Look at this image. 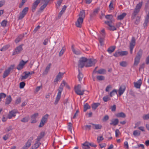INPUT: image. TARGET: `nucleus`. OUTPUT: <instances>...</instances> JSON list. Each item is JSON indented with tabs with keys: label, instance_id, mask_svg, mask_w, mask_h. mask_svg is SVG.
Here are the masks:
<instances>
[{
	"label": "nucleus",
	"instance_id": "obj_1",
	"mask_svg": "<svg viewBox=\"0 0 149 149\" xmlns=\"http://www.w3.org/2000/svg\"><path fill=\"white\" fill-rule=\"evenodd\" d=\"M64 86H65L66 87L69 88V86L65 82V81L63 80L62 83L61 84L58 89V92L54 102L55 104H56L60 100L61 97V93L63 90V87Z\"/></svg>",
	"mask_w": 149,
	"mask_h": 149
},
{
	"label": "nucleus",
	"instance_id": "obj_2",
	"mask_svg": "<svg viewBox=\"0 0 149 149\" xmlns=\"http://www.w3.org/2000/svg\"><path fill=\"white\" fill-rule=\"evenodd\" d=\"M142 3L141 2L139 3L136 6L132 14L131 18L132 19H134L136 16L137 15L140 11V9L142 7Z\"/></svg>",
	"mask_w": 149,
	"mask_h": 149
},
{
	"label": "nucleus",
	"instance_id": "obj_3",
	"mask_svg": "<svg viewBox=\"0 0 149 149\" xmlns=\"http://www.w3.org/2000/svg\"><path fill=\"white\" fill-rule=\"evenodd\" d=\"M143 53V51L140 49L137 54L134 58V65L137 66L140 62V60L141 58Z\"/></svg>",
	"mask_w": 149,
	"mask_h": 149
},
{
	"label": "nucleus",
	"instance_id": "obj_4",
	"mask_svg": "<svg viewBox=\"0 0 149 149\" xmlns=\"http://www.w3.org/2000/svg\"><path fill=\"white\" fill-rule=\"evenodd\" d=\"M81 86L80 85H78L75 86V92L77 95H84L85 90H81Z\"/></svg>",
	"mask_w": 149,
	"mask_h": 149
},
{
	"label": "nucleus",
	"instance_id": "obj_5",
	"mask_svg": "<svg viewBox=\"0 0 149 149\" xmlns=\"http://www.w3.org/2000/svg\"><path fill=\"white\" fill-rule=\"evenodd\" d=\"M87 61V58L84 57H82L80 58L79 61V64H78V66L79 68H83L84 66H85V64H86Z\"/></svg>",
	"mask_w": 149,
	"mask_h": 149
},
{
	"label": "nucleus",
	"instance_id": "obj_6",
	"mask_svg": "<svg viewBox=\"0 0 149 149\" xmlns=\"http://www.w3.org/2000/svg\"><path fill=\"white\" fill-rule=\"evenodd\" d=\"M48 117L49 115L46 114L42 117L39 126V127H42L44 126L46 123Z\"/></svg>",
	"mask_w": 149,
	"mask_h": 149
},
{
	"label": "nucleus",
	"instance_id": "obj_7",
	"mask_svg": "<svg viewBox=\"0 0 149 149\" xmlns=\"http://www.w3.org/2000/svg\"><path fill=\"white\" fill-rule=\"evenodd\" d=\"M29 10V8L28 7H25L22 10V12L20 13L19 16L18 17L19 19H22L27 13Z\"/></svg>",
	"mask_w": 149,
	"mask_h": 149
},
{
	"label": "nucleus",
	"instance_id": "obj_8",
	"mask_svg": "<svg viewBox=\"0 0 149 149\" xmlns=\"http://www.w3.org/2000/svg\"><path fill=\"white\" fill-rule=\"evenodd\" d=\"M85 64L86 67H90L94 65L96 63V61L93 60H92L91 59L87 58V61Z\"/></svg>",
	"mask_w": 149,
	"mask_h": 149
},
{
	"label": "nucleus",
	"instance_id": "obj_9",
	"mask_svg": "<svg viewBox=\"0 0 149 149\" xmlns=\"http://www.w3.org/2000/svg\"><path fill=\"white\" fill-rule=\"evenodd\" d=\"M23 45V44H22L19 46L17 47L15 49L13 52L12 55H15L16 54H18L20 53L21 51L23 50L22 47Z\"/></svg>",
	"mask_w": 149,
	"mask_h": 149
},
{
	"label": "nucleus",
	"instance_id": "obj_10",
	"mask_svg": "<svg viewBox=\"0 0 149 149\" xmlns=\"http://www.w3.org/2000/svg\"><path fill=\"white\" fill-rule=\"evenodd\" d=\"M104 23L105 24L109 26V27L108 28V29L111 31H115L116 30V28L115 26H112V21H105Z\"/></svg>",
	"mask_w": 149,
	"mask_h": 149
},
{
	"label": "nucleus",
	"instance_id": "obj_11",
	"mask_svg": "<svg viewBox=\"0 0 149 149\" xmlns=\"http://www.w3.org/2000/svg\"><path fill=\"white\" fill-rule=\"evenodd\" d=\"M28 61V60H27L26 61H24L23 60H22L19 63V64L17 66V69L18 70H20L23 68L24 66Z\"/></svg>",
	"mask_w": 149,
	"mask_h": 149
},
{
	"label": "nucleus",
	"instance_id": "obj_12",
	"mask_svg": "<svg viewBox=\"0 0 149 149\" xmlns=\"http://www.w3.org/2000/svg\"><path fill=\"white\" fill-rule=\"evenodd\" d=\"M40 2V0H36L33 2L32 5L31 9V10L33 12L35 11L36 8Z\"/></svg>",
	"mask_w": 149,
	"mask_h": 149
},
{
	"label": "nucleus",
	"instance_id": "obj_13",
	"mask_svg": "<svg viewBox=\"0 0 149 149\" xmlns=\"http://www.w3.org/2000/svg\"><path fill=\"white\" fill-rule=\"evenodd\" d=\"M83 19L81 18H79L75 23L76 26L79 28H81L83 22Z\"/></svg>",
	"mask_w": 149,
	"mask_h": 149
},
{
	"label": "nucleus",
	"instance_id": "obj_14",
	"mask_svg": "<svg viewBox=\"0 0 149 149\" xmlns=\"http://www.w3.org/2000/svg\"><path fill=\"white\" fill-rule=\"evenodd\" d=\"M38 116V113H36L31 116V123H34L37 122V121L36 118Z\"/></svg>",
	"mask_w": 149,
	"mask_h": 149
},
{
	"label": "nucleus",
	"instance_id": "obj_15",
	"mask_svg": "<svg viewBox=\"0 0 149 149\" xmlns=\"http://www.w3.org/2000/svg\"><path fill=\"white\" fill-rule=\"evenodd\" d=\"M33 139V138L32 137V139H29L27 141L25 145L21 149H27L28 148L31 146V142L32 140Z\"/></svg>",
	"mask_w": 149,
	"mask_h": 149
},
{
	"label": "nucleus",
	"instance_id": "obj_16",
	"mask_svg": "<svg viewBox=\"0 0 149 149\" xmlns=\"http://www.w3.org/2000/svg\"><path fill=\"white\" fill-rule=\"evenodd\" d=\"M17 113V111L16 110H13L9 112V114L8 116V118L9 119L11 118L12 117L16 116V113Z\"/></svg>",
	"mask_w": 149,
	"mask_h": 149
},
{
	"label": "nucleus",
	"instance_id": "obj_17",
	"mask_svg": "<svg viewBox=\"0 0 149 149\" xmlns=\"http://www.w3.org/2000/svg\"><path fill=\"white\" fill-rule=\"evenodd\" d=\"M90 124L92 125V127L94 130L101 129L102 127V126L100 124H96L93 123H91Z\"/></svg>",
	"mask_w": 149,
	"mask_h": 149
},
{
	"label": "nucleus",
	"instance_id": "obj_18",
	"mask_svg": "<svg viewBox=\"0 0 149 149\" xmlns=\"http://www.w3.org/2000/svg\"><path fill=\"white\" fill-rule=\"evenodd\" d=\"M142 84V81L141 79H139L137 82H134V87L137 88H139Z\"/></svg>",
	"mask_w": 149,
	"mask_h": 149
},
{
	"label": "nucleus",
	"instance_id": "obj_19",
	"mask_svg": "<svg viewBox=\"0 0 149 149\" xmlns=\"http://www.w3.org/2000/svg\"><path fill=\"white\" fill-rule=\"evenodd\" d=\"M125 86H120L118 90L119 95L121 96L123 94L125 89Z\"/></svg>",
	"mask_w": 149,
	"mask_h": 149
},
{
	"label": "nucleus",
	"instance_id": "obj_20",
	"mask_svg": "<svg viewBox=\"0 0 149 149\" xmlns=\"http://www.w3.org/2000/svg\"><path fill=\"white\" fill-rule=\"evenodd\" d=\"M64 73L59 72L56 77L55 79H54V82L58 81L61 78H62V76L63 75Z\"/></svg>",
	"mask_w": 149,
	"mask_h": 149
},
{
	"label": "nucleus",
	"instance_id": "obj_21",
	"mask_svg": "<svg viewBox=\"0 0 149 149\" xmlns=\"http://www.w3.org/2000/svg\"><path fill=\"white\" fill-rule=\"evenodd\" d=\"M24 75H22L21 76V80L22 81L24 79H27L28 77L29 76L30 74V72H24Z\"/></svg>",
	"mask_w": 149,
	"mask_h": 149
},
{
	"label": "nucleus",
	"instance_id": "obj_22",
	"mask_svg": "<svg viewBox=\"0 0 149 149\" xmlns=\"http://www.w3.org/2000/svg\"><path fill=\"white\" fill-rule=\"evenodd\" d=\"M90 143L86 142L83 144L82 149H88L90 148Z\"/></svg>",
	"mask_w": 149,
	"mask_h": 149
},
{
	"label": "nucleus",
	"instance_id": "obj_23",
	"mask_svg": "<svg viewBox=\"0 0 149 149\" xmlns=\"http://www.w3.org/2000/svg\"><path fill=\"white\" fill-rule=\"evenodd\" d=\"M51 65V63H49V64L46 67V69L45 70L43 73V74L45 75L47 74L49 70Z\"/></svg>",
	"mask_w": 149,
	"mask_h": 149
},
{
	"label": "nucleus",
	"instance_id": "obj_24",
	"mask_svg": "<svg viewBox=\"0 0 149 149\" xmlns=\"http://www.w3.org/2000/svg\"><path fill=\"white\" fill-rule=\"evenodd\" d=\"M119 122V120L118 119H116L114 120H112L111 122L110 123V125H113L114 126H116L117 125Z\"/></svg>",
	"mask_w": 149,
	"mask_h": 149
},
{
	"label": "nucleus",
	"instance_id": "obj_25",
	"mask_svg": "<svg viewBox=\"0 0 149 149\" xmlns=\"http://www.w3.org/2000/svg\"><path fill=\"white\" fill-rule=\"evenodd\" d=\"M45 135V133L44 132H42L40 133V134L36 139L37 141H40L41 139L43 138Z\"/></svg>",
	"mask_w": 149,
	"mask_h": 149
},
{
	"label": "nucleus",
	"instance_id": "obj_26",
	"mask_svg": "<svg viewBox=\"0 0 149 149\" xmlns=\"http://www.w3.org/2000/svg\"><path fill=\"white\" fill-rule=\"evenodd\" d=\"M12 101V98L10 95H9L7 96V98L6 99V101L5 102L6 105H8Z\"/></svg>",
	"mask_w": 149,
	"mask_h": 149
},
{
	"label": "nucleus",
	"instance_id": "obj_27",
	"mask_svg": "<svg viewBox=\"0 0 149 149\" xmlns=\"http://www.w3.org/2000/svg\"><path fill=\"white\" fill-rule=\"evenodd\" d=\"M39 141L36 140L35 143H34L33 146V148L32 147L31 149H36L39 147L41 145V143L40 142H38Z\"/></svg>",
	"mask_w": 149,
	"mask_h": 149
},
{
	"label": "nucleus",
	"instance_id": "obj_28",
	"mask_svg": "<svg viewBox=\"0 0 149 149\" xmlns=\"http://www.w3.org/2000/svg\"><path fill=\"white\" fill-rule=\"evenodd\" d=\"M115 3V1L114 0H112L110 3L109 6V8L110 10H113L114 9L113 5Z\"/></svg>",
	"mask_w": 149,
	"mask_h": 149
},
{
	"label": "nucleus",
	"instance_id": "obj_29",
	"mask_svg": "<svg viewBox=\"0 0 149 149\" xmlns=\"http://www.w3.org/2000/svg\"><path fill=\"white\" fill-rule=\"evenodd\" d=\"M126 13H123L122 14L118 15L117 17V19L119 20H122L123 19L124 17L126 16Z\"/></svg>",
	"mask_w": 149,
	"mask_h": 149
},
{
	"label": "nucleus",
	"instance_id": "obj_30",
	"mask_svg": "<svg viewBox=\"0 0 149 149\" xmlns=\"http://www.w3.org/2000/svg\"><path fill=\"white\" fill-rule=\"evenodd\" d=\"M99 10V8H98L95 9L94 10L93 13L90 15V17H93L98 13Z\"/></svg>",
	"mask_w": 149,
	"mask_h": 149
},
{
	"label": "nucleus",
	"instance_id": "obj_31",
	"mask_svg": "<svg viewBox=\"0 0 149 149\" xmlns=\"http://www.w3.org/2000/svg\"><path fill=\"white\" fill-rule=\"evenodd\" d=\"M149 22V17L146 16L145 21L143 24L144 28L148 26V24Z\"/></svg>",
	"mask_w": 149,
	"mask_h": 149
},
{
	"label": "nucleus",
	"instance_id": "obj_32",
	"mask_svg": "<svg viewBox=\"0 0 149 149\" xmlns=\"http://www.w3.org/2000/svg\"><path fill=\"white\" fill-rule=\"evenodd\" d=\"M116 48V46H113L110 47L107 49V51L109 53H111L113 52Z\"/></svg>",
	"mask_w": 149,
	"mask_h": 149
},
{
	"label": "nucleus",
	"instance_id": "obj_33",
	"mask_svg": "<svg viewBox=\"0 0 149 149\" xmlns=\"http://www.w3.org/2000/svg\"><path fill=\"white\" fill-rule=\"evenodd\" d=\"M135 45V40L134 37H132L130 44V47H134Z\"/></svg>",
	"mask_w": 149,
	"mask_h": 149
},
{
	"label": "nucleus",
	"instance_id": "obj_34",
	"mask_svg": "<svg viewBox=\"0 0 149 149\" xmlns=\"http://www.w3.org/2000/svg\"><path fill=\"white\" fill-rule=\"evenodd\" d=\"M116 116L118 117L125 118L126 117V115L125 113L121 112L118 113L116 114Z\"/></svg>",
	"mask_w": 149,
	"mask_h": 149
},
{
	"label": "nucleus",
	"instance_id": "obj_35",
	"mask_svg": "<svg viewBox=\"0 0 149 149\" xmlns=\"http://www.w3.org/2000/svg\"><path fill=\"white\" fill-rule=\"evenodd\" d=\"M113 55L116 57L121 56V51L120 50H118L115 52Z\"/></svg>",
	"mask_w": 149,
	"mask_h": 149
},
{
	"label": "nucleus",
	"instance_id": "obj_36",
	"mask_svg": "<svg viewBox=\"0 0 149 149\" xmlns=\"http://www.w3.org/2000/svg\"><path fill=\"white\" fill-rule=\"evenodd\" d=\"M128 64V63L126 61H122L120 62V65L123 67H125L127 66Z\"/></svg>",
	"mask_w": 149,
	"mask_h": 149
},
{
	"label": "nucleus",
	"instance_id": "obj_37",
	"mask_svg": "<svg viewBox=\"0 0 149 149\" xmlns=\"http://www.w3.org/2000/svg\"><path fill=\"white\" fill-rule=\"evenodd\" d=\"M79 18H81L84 19L85 17V12L84 10L81 11L79 15Z\"/></svg>",
	"mask_w": 149,
	"mask_h": 149
},
{
	"label": "nucleus",
	"instance_id": "obj_38",
	"mask_svg": "<svg viewBox=\"0 0 149 149\" xmlns=\"http://www.w3.org/2000/svg\"><path fill=\"white\" fill-rule=\"evenodd\" d=\"M29 119V116H27L26 117L23 118L21 120V121L24 123H26L28 122Z\"/></svg>",
	"mask_w": 149,
	"mask_h": 149
},
{
	"label": "nucleus",
	"instance_id": "obj_39",
	"mask_svg": "<svg viewBox=\"0 0 149 149\" xmlns=\"http://www.w3.org/2000/svg\"><path fill=\"white\" fill-rule=\"evenodd\" d=\"M78 71L79 73L78 77L79 81H80L82 80L83 77V75L79 69H78Z\"/></svg>",
	"mask_w": 149,
	"mask_h": 149
},
{
	"label": "nucleus",
	"instance_id": "obj_40",
	"mask_svg": "<svg viewBox=\"0 0 149 149\" xmlns=\"http://www.w3.org/2000/svg\"><path fill=\"white\" fill-rule=\"evenodd\" d=\"M10 72L8 71L7 70H6L4 72L3 77V78H4L7 77L9 74Z\"/></svg>",
	"mask_w": 149,
	"mask_h": 149
},
{
	"label": "nucleus",
	"instance_id": "obj_41",
	"mask_svg": "<svg viewBox=\"0 0 149 149\" xmlns=\"http://www.w3.org/2000/svg\"><path fill=\"white\" fill-rule=\"evenodd\" d=\"M100 105V103H93L92 104V108L93 109L95 110Z\"/></svg>",
	"mask_w": 149,
	"mask_h": 149
},
{
	"label": "nucleus",
	"instance_id": "obj_42",
	"mask_svg": "<svg viewBox=\"0 0 149 149\" xmlns=\"http://www.w3.org/2000/svg\"><path fill=\"white\" fill-rule=\"evenodd\" d=\"M117 94V91L116 89H113L111 91L110 93V96L111 97H113V96Z\"/></svg>",
	"mask_w": 149,
	"mask_h": 149
},
{
	"label": "nucleus",
	"instance_id": "obj_43",
	"mask_svg": "<svg viewBox=\"0 0 149 149\" xmlns=\"http://www.w3.org/2000/svg\"><path fill=\"white\" fill-rule=\"evenodd\" d=\"M106 72V70L103 69H102L98 70L97 71V73L99 74H102L105 73Z\"/></svg>",
	"mask_w": 149,
	"mask_h": 149
},
{
	"label": "nucleus",
	"instance_id": "obj_44",
	"mask_svg": "<svg viewBox=\"0 0 149 149\" xmlns=\"http://www.w3.org/2000/svg\"><path fill=\"white\" fill-rule=\"evenodd\" d=\"M84 111H86L88 109L90 108V106L88 104V103H86L84 106Z\"/></svg>",
	"mask_w": 149,
	"mask_h": 149
},
{
	"label": "nucleus",
	"instance_id": "obj_45",
	"mask_svg": "<svg viewBox=\"0 0 149 149\" xmlns=\"http://www.w3.org/2000/svg\"><path fill=\"white\" fill-rule=\"evenodd\" d=\"M140 132L138 130H134L133 132V134L135 136H139L140 135Z\"/></svg>",
	"mask_w": 149,
	"mask_h": 149
},
{
	"label": "nucleus",
	"instance_id": "obj_46",
	"mask_svg": "<svg viewBox=\"0 0 149 149\" xmlns=\"http://www.w3.org/2000/svg\"><path fill=\"white\" fill-rule=\"evenodd\" d=\"M7 23V21L6 20H4L1 23V25L2 26L5 27L6 26Z\"/></svg>",
	"mask_w": 149,
	"mask_h": 149
},
{
	"label": "nucleus",
	"instance_id": "obj_47",
	"mask_svg": "<svg viewBox=\"0 0 149 149\" xmlns=\"http://www.w3.org/2000/svg\"><path fill=\"white\" fill-rule=\"evenodd\" d=\"M65 48L64 47H63L62 49H61L60 52H59V56H61L64 53V52L65 50Z\"/></svg>",
	"mask_w": 149,
	"mask_h": 149
},
{
	"label": "nucleus",
	"instance_id": "obj_48",
	"mask_svg": "<svg viewBox=\"0 0 149 149\" xmlns=\"http://www.w3.org/2000/svg\"><path fill=\"white\" fill-rule=\"evenodd\" d=\"M96 78L99 81L103 80L104 79V77L102 75L97 76Z\"/></svg>",
	"mask_w": 149,
	"mask_h": 149
},
{
	"label": "nucleus",
	"instance_id": "obj_49",
	"mask_svg": "<svg viewBox=\"0 0 149 149\" xmlns=\"http://www.w3.org/2000/svg\"><path fill=\"white\" fill-rule=\"evenodd\" d=\"M121 56H126L128 54V52L127 51H121Z\"/></svg>",
	"mask_w": 149,
	"mask_h": 149
},
{
	"label": "nucleus",
	"instance_id": "obj_50",
	"mask_svg": "<svg viewBox=\"0 0 149 149\" xmlns=\"http://www.w3.org/2000/svg\"><path fill=\"white\" fill-rule=\"evenodd\" d=\"M43 4L40 7V10H43L46 7L47 5L48 4L47 3H45Z\"/></svg>",
	"mask_w": 149,
	"mask_h": 149
},
{
	"label": "nucleus",
	"instance_id": "obj_51",
	"mask_svg": "<svg viewBox=\"0 0 149 149\" xmlns=\"http://www.w3.org/2000/svg\"><path fill=\"white\" fill-rule=\"evenodd\" d=\"M104 40V38H103L101 37V36L100 37L99 41L101 46H102L103 45Z\"/></svg>",
	"mask_w": 149,
	"mask_h": 149
},
{
	"label": "nucleus",
	"instance_id": "obj_52",
	"mask_svg": "<svg viewBox=\"0 0 149 149\" xmlns=\"http://www.w3.org/2000/svg\"><path fill=\"white\" fill-rule=\"evenodd\" d=\"M9 47L8 45H5L1 48L0 50L1 51H5L7 50Z\"/></svg>",
	"mask_w": 149,
	"mask_h": 149
},
{
	"label": "nucleus",
	"instance_id": "obj_53",
	"mask_svg": "<svg viewBox=\"0 0 149 149\" xmlns=\"http://www.w3.org/2000/svg\"><path fill=\"white\" fill-rule=\"evenodd\" d=\"M103 101L104 102H107L109 100H110L111 99L110 98L108 97L107 96H104L103 98Z\"/></svg>",
	"mask_w": 149,
	"mask_h": 149
},
{
	"label": "nucleus",
	"instance_id": "obj_54",
	"mask_svg": "<svg viewBox=\"0 0 149 149\" xmlns=\"http://www.w3.org/2000/svg\"><path fill=\"white\" fill-rule=\"evenodd\" d=\"M105 17L107 19H109L111 20L110 21H111L113 17V16L111 15H106Z\"/></svg>",
	"mask_w": 149,
	"mask_h": 149
},
{
	"label": "nucleus",
	"instance_id": "obj_55",
	"mask_svg": "<svg viewBox=\"0 0 149 149\" xmlns=\"http://www.w3.org/2000/svg\"><path fill=\"white\" fill-rule=\"evenodd\" d=\"M15 66V65H11L6 70L10 72L11 70H12L14 68Z\"/></svg>",
	"mask_w": 149,
	"mask_h": 149
},
{
	"label": "nucleus",
	"instance_id": "obj_56",
	"mask_svg": "<svg viewBox=\"0 0 149 149\" xmlns=\"http://www.w3.org/2000/svg\"><path fill=\"white\" fill-rule=\"evenodd\" d=\"M109 119V116L107 115H105L103 118V121L104 122L106 121Z\"/></svg>",
	"mask_w": 149,
	"mask_h": 149
},
{
	"label": "nucleus",
	"instance_id": "obj_57",
	"mask_svg": "<svg viewBox=\"0 0 149 149\" xmlns=\"http://www.w3.org/2000/svg\"><path fill=\"white\" fill-rule=\"evenodd\" d=\"M25 85V83L24 82H22L20 83L19 84V86L20 88H23Z\"/></svg>",
	"mask_w": 149,
	"mask_h": 149
},
{
	"label": "nucleus",
	"instance_id": "obj_58",
	"mask_svg": "<svg viewBox=\"0 0 149 149\" xmlns=\"http://www.w3.org/2000/svg\"><path fill=\"white\" fill-rule=\"evenodd\" d=\"M104 139L103 138L102 136L100 137L98 136L97 138V141L98 143H100V141L103 140Z\"/></svg>",
	"mask_w": 149,
	"mask_h": 149
},
{
	"label": "nucleus",
	"instance_id": "obj_59",
	"mask_svg": "<svg viewBox=\"0 0 149 149\" xmlns=\"http://www.w3.org/2000/svg\"><path fill=\"white\" fill-rule=\"evenodd\" d=\"M73 53L75 54L76 55H79L81 54V52L79 50H75L73 52Z\"/></svg>",
	"mask_w": 149,
	"mask_h": 149
},
{
	"label": "nucleus",
	"instance_id": "obj_60",
	"mask_svg": "<svg viewBox=\"0 0 149 149\" xmlns=\"http://www.w3.org/2000/svg\"><path fill=\"white\" fill-rule=\"evenodd\" d=\"M140 22V18L139 17H136V20L134 22L135 24L136 25L138 24Z\"/></svg>",
	"mask_w": 149,
	"mask_h": 149
},
{
	"label": "nucleus",
	"instance_id": "obj_61",
	"mask_svg": "<svg viewBox=\"0 0 149 149\" xmlns=\"http://www.w3.org/2000/svg\"><path fill=\"white\" fill-rule=\"evenodd\" d=\"M9 138V135L8 134H6V135H4L3 136V139L5 141H6Z\"/></svg>",
	"mask_w": 149,
	"mask_h": 149
},
{
	"label": "nucleus",
	"instance_id": "obj_62",
	"mask_svg": "<svg viewBox=\"0 0 149 149\" xmlns=\"http://www.w3.org/2000/svg\"><path fill=\"white\" fill-rule=\"evenodd\" d=\"M143 118L144 120H148L149 119V113L145 115L143 117Z\"/></svg>",
	"mask_w": 149,
	"mask_h": 149
},
{
	"label": "nucleus",
	"instance_id": "obj_63",
	"mask_svg": "<svg viewBox=\"0 0 149 149\" xmlns=\"http://www.w3.org/2000/svg\"><path fill=\"white\" fill-rule=\"evenodd\" d=\"M49 41V39L47 38L45 39L44 41L43 42V44L44 45H46L48 42Z\"/></svg>",
	"mask_w": 149,
	"mask_h": 149
},
{
	"label": "nucleus",
	"instance_id": "obj_64",
	"mask_svg": "<svg viewBox=\"0 0 149 149\" xmlns=\"http://www.w3.org/2000/svg\"><path fill=\"white\" fill-rule=\"evenodd\" d=\"M120 134V132L118 129H116L115 131V134L116 137H118L119 135Z\"/></svg>",
	"mask_w": 149,
	"mask_h": 149
}]
</instances>
